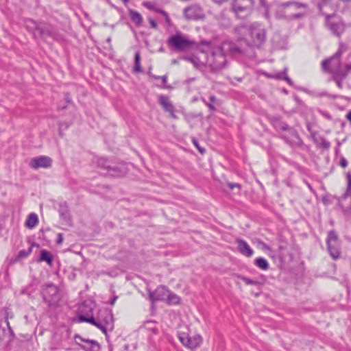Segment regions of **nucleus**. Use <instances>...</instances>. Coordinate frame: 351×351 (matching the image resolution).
Masks as SVG:
<instances>
[{"label":"nucleus","instance_id":"44","mask_svg":"<svg viewBox=\"0 0 351 351\" xmlns=\"http://www.w3.org/2000/svg\"><path fill=\"white\" fill-rule=\"evenodd\" d=\"M339 165L345 168L348 166V161L344 157H341L340 159Z\"/></svg>","mask_w":351,"mask_h":351},{"label":"nucleus","instance_id":"7","mask_svg":"<svg viewBox=\"0 0 351 351\" xmlns=\"http://www.w3.org/2000/svg\"><path fill=\"white\" fill-rule=\"evenodd\" d=\"M254 4V0H233L231 9L237 18L245 19L251 14Z\"/></svg>","mask_w":351,"mask_h":351},{"label":"nucleus","instance_id":"35","mask_svg":"<svg viewBox=\"0 0 351 351\" xmlns=\"http://www.w3.org/2000/svg\"><path fill=\"white\" fill-rule=\"evenodd\" d=\"M74 339L75 340L76 343L80 346V345H82V343H86V341L88 340V339H84L80 335H75L74 337Z\"/></svg>","mask_w":351,"mask_h":351},{"label":"nucleus","instance_id":"39","mask_svg":"<svg viewBox=\"0 0 351 351\" xmlns=\"http://www.w3.org/2000/svg\"><path fill=\"white\" fill-rule=\"evenodd\" d=\"M193 145L196 147V148L199 150V152L202 154L205 152V149L201 147L197 142V141L195 138L192 140Z\"/></svg>","mask_w":351,"mask_h":351},{"label":"nucleus","instance_id":"40","mask_svg":"<svg viewBox=\"0 0 351 351\" xmlns=\"http://www.w3.org/2000/svg\"><path fill=\"white\" fill-rule=\"evenodd\" d=\"M161 80H162V88H170L169 86L167 85V75L161 76Z\"/></svg>","mask_w":351,"mask_h":351},{"label":"nucleus","instance_id":"6","mask_svg":"<svg viewBox=\"0 0 351 351\" xmlns=\"http://www.w3.org/2000/svg\"><path fill=\"white\" fill-rule=\"evenodd\" d=\"M26 27L29 31L32 32L35 37L56 38L58 35L56 29L50 24L44 23H37L36 21L29 19L26 21Z\"/></svg>","mask_w":351,"mask_h":351},{"label":"nucleus","instance_id":"15","mask_svg":"<svg viewBox=\"0 0 351 351\" xmlns=\"http://www.w3.org/2000/svg\"><path fill=\"white\" fill-rule=\"evenodd\" d=\"M169 293V290L165 286L160 285L154 291H149V298L152 302L164 300Z\"/></svg>","mask_w":351,"mask_h":351},{"label":"nucleus","instance_id":"12","mask_svg":"<svg viewBox=\"0 0 351 351\" xmlns=\"http://www.w3.org/2000/svg\"><path fill=\"white\" fill-rule=\"evenodd\" d=\"M98 167L104 171H106V174L111 176H120L122 172L117 165H112V163L106 158H99L97 160Z\"/></svg>","mask_w":351,"mask_h":351},{"label":"nucleus","instance_id":"14","mask_svg":"<svg viewBox=\"0 0 351 351\" xmlns=\"http://www.w3.org/2000/svg\"><path fill=\"white\" fill-rule=\"evenodd\" d=\"M94 307L95 304H93L83 303L79 309L77 315L78 322H86V321L82 320L83 318L93 317Z\"/></svg>","mask_w":351,"mask_h":351},{"label":"nucleus","instance_id":"29","mask_svg":"<svg viewBox=\"0 0 351 351\" xmlns=\"http://www.w3.org/2000/svg\"><path fill=\"white\" fill-rule=\"evenodd\" d=\"M140 62H141L140 52L136 51L135 53V56H134V71L135 72L139 73V72H142V71H143Z\"/></svg>","mask_w":351,"mask_h":351},{"label":"nucleus","instance_id":"5","mask_svg":"<svg viewBox=\"0 0 351 351\" xmlns=\"http://www.w3.org/2000/svg\"><path fill=\"white\" fill-rule=\"evenodd\" d=\"M169 49L176 51H186L191 49L195 43L180 32L169 36L167 40Z\"/></svg>","mask_w":351,"mask_h":351},{"label":"nucleus","instance_id":"30","mask_svg":"<svg viewBox=\"0 0 351 351\" xmlns=\"http://www.w3.org/2000/svg\"><path fill=\"white\" fill-rule=\"evenodd\" d=\"M210 102H207L204 99H202L205 105L209 108V110L212 112L216 110V108L214 106V104L217 103V98L215 95H211L209 97Z\"/></svg>","mask_w":351,"mask_h":351},{"label":"nucleus","instance_id":"9","mask_svg":"<svg viewBox=\"0 0 351 351\" xmlns=\"http://www.w3.org/2000/svg\"><path fill=\"white\" fill-rule=\"evenodd\" d=\"M326 244L330 256L334 260L339 258L341 254L340 243L338 235L335 230L328 232Z\"/></svg>","mask_w":351,"mask_h":351},{"label":"nucleus","instance_id":"18","mask_svg":"<svg viewBox=\"0 0 351 351\" xmlns=\"http://www.w3.org/2000/svg\"><path fill=\"white\" fill-rule=\"evenodd\" d=\"M58 293L57 287L53 285H49L43 291L44 300L49 304H51L57 298Z\"/></svg>","mask_w":351,"mask_h":351},{"label":"nucleus","instance_id":"38","mask_svg":"<svg viewBox=\"0 0 351 351\" xmlns=\"http://www.w3.org/2000/svg\"><path fill=\"white\" fill-rule=\"evenodd\" d=\"M330 1H331V0H322L321 2H319L317 3V8H318L319 12H322V8L324 5H326L327 4H328Z\"/></svg>","mask_w":351,"mask_h":351},{"label":"nucleus","instance_id":"43","mask_svg":"<svg viewBox=\"0 0 351 351\" xmlns=\"http://www.w3.org/2000/svg\"><path fill=\"white\" fill-rule=\"evenodd\" d=\"M148 21H149L152 28H154V29H156L157 28V27H158L157 23L156 22V21L154 19L149 18L148 19Z\"/></svg>","mask_w":351,"mask_h":351},{"label":"nucleus","instance_id":"32","mask_svg":"<svg viewBox=\"0 0 351 351\" xmlns=\"http://www.w3.org/2000/svg\"><path fill=\"white\" fill-rule=\"evenodd\" d=\"M59 213H60V217L64 220H65L66 222L70 221V220H71L70 214H69V212L68 209L66 208V207L61 206V208L59 210Z\"/></svg>","mask_w":351,"mask_h":351},{"label":"nucleus","instance_id":"23","mask_svg":"<svg viewBox=\"0 0 351 351\" xmlns=\"http://www.w3.org/2000/svg\"><path fill=\"white\" fill-rule=\"evenodd\" d=\"M53 260V256L49 252L46 250H42L40 251V255L38 262H46L49 266H51Z\"/></svg>","mask_w":351,"mask_h":351},{"label":"nucleus","instance_id":"4","mask_svg":"<svg viewBox=\"0 0 351 351\" xmlns=\"http://www.w3.org/2000/svg\"><path fill=\"white\" fill-rule=\"evenodd\" d=\"M82 320L95 326L106 336L108 331L114 329L113 315L111 311L108 308L99 309L96 317L83 318Z\"/></svg>","mask_w":351,"mask_h":351},{"label":"nucleus","instance_id":"52","mask_svg":"<svg viewBox=\"0 0 351 351\" xmlns=\"http://www.w3.org/2000/svg\"><path fill=\"white\" fill-rule=\"evenodd\" d=\"M173 62L175 64V63H176V62H177V61H176V60H174L173 61Z\"/></svg>","mask_w":351,"mask_h":351},{"label":"nucleus","instance_id":"31","mask_svg":"<svg viewBox=\"0 0 351 351\" xmlns=\"http://www.w3.org/2000/svg\"><path fill=\"white\" fill-rule=\"evenodd\" d=\"M167 299L169 304H177L180 302V298L177 295L170 293L169 291L167 294Z\"/></svg>","mask_w":351,"mask_h":351},{"label":"nucleus","instance_id":"10","mask_svg":"<svg viewBox=\"0 0 351 351\" xmlns=\"http://www.w3.org/2000/svg\"><path fill=\"white\" fill-rule=\"evenodd\" d=\"M179 339L181 343L186 348L189 349H195L199 347L202 341V337L200 335H195L190 337L185 332L180 333L178 335Z\"/></svg>","mask_w":351,"mask_h":351},{"label":"nucleus","instance_id":"17","mask_svg":"<svg viewBox=\"0 0 351 351\" xmlns=\"http://www.w3.org/2000/svg\"><path fill=\"white\" fill-rule=\"evenodd\" d=\"M158 103L162 106L164 110L170 113V116L173 119H177V116L174 113V106L167 96L164 95H159Z\"/></svg>","mask_w":351,"mask_h":351},{"label":"nucleus","instance_id":"47","mask_svg":"<svg viewBox=\"0 0 351 351\" xmlns=\"http://www.w3.org/2000/svg\"><path fill=\"white\" fill-rule=\"evenodd\" d=\"M346 119L350 121L351 124V110H349V112L346 115Z\"/></svg>","mask_w":351,"mask_h":351},{"label":"nucleus","instance_id":"8","mask_svg":"<svg viewBox=\"0 0 351 351\" xmlns=\"http://www.w3.org/2000/svg\"><path fill=\"white\" fill-rule=\"evenodd\" d=\"M341 56V51L339 49L332 57L323 60L322 62V69L332 75L342 73L343 65L340 60Z\"/></svg>","mask_w":351,"mask_h":351},{"label":"nucleus","instance_id":"25","mask_svg":"<svg viewBox=\"0 0 351 351\" xmlns=\"http://www.w3.org/2000/svg\"><path fill=\"white\" fill-rule=\"evenodd\" d=\"M38 222V218L36 214L31 213L28 215L25 221V226L29 228H33Z\"/></svg>","mask_w":351,"mask_h":351},{"label":"nucleus","instance_id":"28","mask_svg":"<svg viewBox=\"0 0 351 351\" xmlns=\"http://www.w3.org/2000/svg\"><path fill=\"white\" fill-rule=\"evenodd\" d=\"M345 77V73H337L335 75H332V80L336 82L337 86L339 88H343V82L342 81L346 78Z\"/></svg>","mask_w":351,"mask_h":351},{"label":"nucleus","instance_id":"45","mask_svg":"<svg viewBox=\"0 0 351 351\" xmlns=\"http://www.w3.org/2000/svg\"><path fill=\"white\" fill-rule=\"evenodd\" d=\"M228 186L230 189H233L234 187L241 188V185L237 183H228Z\"/></svg>","mask_w":351,"mask_h":351},{"label":"nucleus","instance_id":"37","mask_svg":"<svg viewBox=\"0 0 351 351\" xmlns=\"http://www.w3.org/2000/svg\"><path fill=\"white\" fill-rule=\"evenodd\" d=\"M351 72V63L347 64L343 66L341 73H345V77H347L348 74Z\"/></svg>","mask_w":351,"mask_h":351},{"label":"nucleus","instance_id":"49","mask_svg":"<svg viewBox=\"0 0 351 351\" xmlns=\"http://www.w3.org/2000/svg\"><path fill=\"white\" fill-rule=\"evenodd\" d=\"M152 78H154V80H159V79H161V76H158V75H151Z\"/></svg>","mask_w":351,"mask_h":351},{"label":"nucleus","instance_id":"19","mask_svg":"<svg viewBox=\"0 0 351 351\" xmlns=\"http://www.w3.org/2000/svg\"><path fill=\"white\" fill-rule=\"evenodd\" d=\"M238 251L246 257H251L254 254V250L250 247L249 244L242 239L236 240Z\"/></svg>","mask_w":351,"mask_h":351},{"label":"nucleus","instance_id":"27","mask_svg":"<svg viewBox=\"0 0 351 351\" xmlns=\"http://www.w3.org/2000/svg\"><path fill=\"white\" fill-rule=\"evenodd\" d=\"M143 328L147 330L151 331L153 334H157L158 329L156 323L154 321L149 320L144 323Z\"/></svg>","mask_w":351,"mask_h":351},{"label":"nucleus","instance_id":"33","mask_svg":"<svg viewBox=\"0 0 351 351\" xmlns=\"http://www.w3.org/2000/svg\"><path fill=\"white\" fill-rule=\"evenodd\" d=\"M286 72H287V69H285L283 72L278 73L276 76V78L284 80L290 86H293V83L292 80L287 75Z\"/></svg>","mask_w":351,"mask_h":351},{"label":"nucleus","instance_id":"48","mask_svg":"<svg viewBox=\"0 0 351 351\" xmlns=\"http://www.w3.org/2000/svg\"><path fill=\"white\" fill-rule=\"evenodd\" d=\"M117 298H118L117 296H114V298H112V299L109 302V304H110V305H113V304L115 303V302H116V300H117Z\"/></svg>","mask_w":351,"mask_h":351},{"label":"nucleus","instance_id":"13","mask_svg":"<svg viewBox=\"0 0 351 351\" xmlns=\"http://www.w3.org/2000/svg\"><path fill=\"white\" fill-rule=\"evenodd\" d=\"M51 158L46 156L33 158L29 162L30 167L34 169H38L39 168H49L51 167Z\"/></svg>","mask_w":351,"mask_h":351},{"label":"nucleus","instance_id":"22","mask_svg":"<svg viewBox=\"0 0 351 351\" xmlns=\"http://www.w3.org/2000/svg\"><path fill=\"white\" fill-rule=\"evenodd\" d=\"M143 5L145 8H148L149 10H155L156 12L161 14L162 16H165L166 22L167 23H170V19H169V16L167 12H165L163 10L156 8L155 6H154V4L152 2H151V1H145V2H143Z\"/></svg>","mask_w":351,"mask_h":351},{"label":"nucleus","instance_id":"21","mask_svg":"<svg viewBox=\"0 0 351 351\" xmlns=\"http://www.w3.org/2000/svg\"><path fill=\"white\" fill-rule=\"evenodd\" d=\"M80 347L85 351H100V345L95 340H87L86 343L80 345Z\"/></svg>","mask_w":351,"mask_h":351},{"label":"nucleus","instance_id":"24","mask_svg":"<svg viewBox=\"0 0 351 351\" xmlns=\"http://www.w3.org/2000/svg\"><path fill=\"white\" fill-rule=\"evenodd\" d=\"M129 15L132 22L134 23L136 25L138 26L141 25L143 22V18L139 12L136 10H130L129 11Z\"/></svg>","mask_w":351,"mask_h":351},{"label":"nucleus","instance_id":"11","mask_svg":"<svg viewBox=\"0 0 351 351\" xmlns=\"http://www.w3.org/2000/svg\"><path fill=\"white\" fill-rule=\"evenodd\" d=\"M326 16V25L332 34L337 36H340L345 30L344 23L340 21L331 20L334 14H324Z\"/></svg>","mask_w":351,"mask_h":351},{"label":"nucleus","instance_id":"2","mask_svg":"<svg viewBox=\"0 0 351 351\" xmlns=\"http://www.w3.org/2000/svg\"><path fill=\"white\" fill-rule=\"evenodd\" d=\"M229 41L223 42L221 46H216L210 41L205 40H201L198 45V48L204 59V66L210 69L212 72H217L222 69L226 63L225 51H229L232 55H239L234 53L230 49L225 47Z\"/></svg>","mask_w":351,"mask_h":351},{"label":"nucleus","instance_id":"41","mask_svg":"<svg viewBox=\"0 0 351 351\" xmlns=\"http://www.w3.org/2000/svg\"><path fill=\"white\" fill-rule=\"evenodd\" d=\"M321 146L324 149H328L330 146V143L327 140L322 138L321 141Z\"/></svg>","mask_w":351,"mask_h":351},{"label":"nucleus","instance_id":"16","mask_svg":"<svg viewBox=\"0 0 351 351\" xmlns=\"http://www.w3.org/2000/svg\"><path fill=\"white\" fill-rule=\"evenodd\" d=\"M184 15L188 19L196 20L204 16L202 10L198 5H192L184 9Z\"/></svg>","mask_w":351,"mask_h":351},{"label":"nucleus","instance_id":"46","mask_svg":"<svg viewBox=\"0 0 351 351\" xmlns=\"http://www.w3.org/2000/svg\"><path fill=\"white\" fill-rule=\"evenodd\" d=\"M63 242V237L61 233L58 234V239L56 241L57 244L60 245Z\"/></svg>","mask_w":351,"mask_h":351},{"label":"nucleus","instance_id":"26","mask_svg":"<svg viewBox=\"0 0 351 351\" xmlns=\"http://www.w3.org/2000/svg\"><path fill=\"white\" fill-rule=\"evenodd\" d=\"M254 265L263 269V270H267L269 269V265L268 261L263 257H258L254 260Z\"/></svg>","mask_w":351,"mask_h":351},{"label":"nucleus","instance_id":"20","mask_svg":"<svg viewBox=\"0 0 351 351\" xmlns=\"http://www.w3.org/2000/svg\"><path fill=\"white\" fill-rule=\"evenodd\" d=\"M180 59L184 60L190 63L193 64V66L197 69H202L204 66V56H185Z\"/></svg>","mask_w":351,"mask_h":351},{"label":"nucleus","instance_id":"3","mask_svg":"<svg viewBox=\"0 0 351 351\" xmlns=\"http://www.w3.org/2000/svg\"><path fill=\"white\" fill-rule=\"evenodd\" d=\"M308 5L297 1H288L280 4L275 12L278 19L291 21L298 20L306 16Z\"/></svg>","mask_w":351,"mask_h":351},{"label":"nucleus","instance_id":"1","mask_svg":"<svg viewBox=\"0 0 351 351\" xmlns=\"http://www.w3.org/2000/svg\"><path fill=\"white\" fill-rule=\"evenodd\" d=\"M238 34L247 33L249 40L245 38H239L236 43L228 42L225 47L230 49L234 53L239 55L250 56L253 48H261L266 42V29L265 26L258 22L249 25H241L235 28Z\"/></svg>","mask_w":351,"mask_h":351},{"label":"nucleus","instance_id":"51","mask_svg":"<svg viewBox=\"0 0 351 351\" xmlns=\"http://www.w3.org/2000/svg\"><path fill=\"white\" fill-rule=\"evenodd\" d=\"M128 1H129V0H122V1L123 2V3H124L125 5H126V4L128 3Z\"/></svg>","mask_w":351,"mask_h":351},{"label":"nucleus","instance_id":"42","mask_svg":"<svg viewBox=\"0 0 351 351\" xmlns=\"http://www.w3.org/2000/svg\"><path fill=\"white\" fill-rule=\"evenodd\" d=\"M278 127L282 131H287V130H289V129H290V127L289 126V125L287 124L286 123H283V122L280 123L279 124Z\"/></svg>","mask_w":351,"mask_h":351},{"label":"nucleus","instance_id":"34","mask_svg":"<svg viewBox=\"0 0 351 351\" xmlns=\"http://www.w3.org/2000/svg\"><path fill=\"white\" fill-rule=\"evenodd\" d=\"M32 251V246H30L28 250H20L17 255V259H22L27 257Z\"/></svg>","mask_w":351,"mask_h":351},{"label":"nucleus","instance_id":"36","mask_svg":"<svg viewBox=\"0 0 351 351\" xmlns=\"http://www.w3.org/2000/svg\"><path fill=\"white\" fill-rule=\"evenodd\" d=\"M242 280L246 285H257L258 284L257 281L253 280L246 277L242 278Z\"/></svg>","mask_w":351,"mask_h":351},{"label":"nucleus","instance_id":"50","mask_svg":"<svg viewBox=\"0 0 351 351\" xmlns=\"http://www.w3.org/2000/svg\"><path fill=\"white\" fill-rule=\"evenodd\" d=\"M5 322H6V325L8 326V327L9 328V329H10V323L8 320V318H6V320H5Z\"/></svg>","mask_w":351,"mask_h":351}]
</instances>
